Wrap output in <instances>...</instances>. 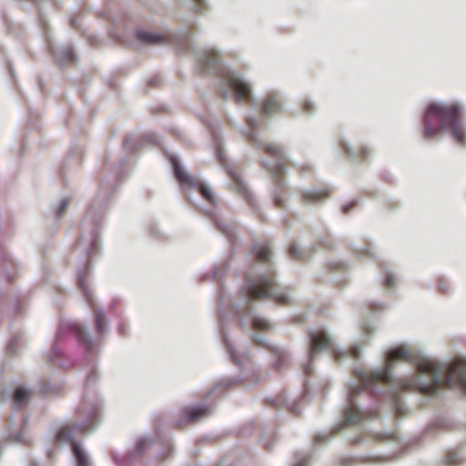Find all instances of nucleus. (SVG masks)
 Returning a JSON list of instances; mask_svg holds the SVG:
<instances>
[{
	"instance_id": "obj_1",
	"label": "nucleus",
	"mask_w": 466,
	"mask_h": 466,
	"mask_svg": "<svg viewBox=\"0 0 466 466\" xmlns=\"http://www.w3.org/2000/svg\"><path fill=\"white\" fill-rule=\"evenodd\" d=\"M419 376L398 380L394 384L404 391H419L427 395L435 394L445 385H460L466 390V360H455L444 370L438 362L423 359L417 364Z\"/></svg>"
},
{
	"instance_id": "obj_2",
	"label": "nucleus",
	"mask_w": 466,
	"mask_h": 466,
	"mask_svg": "<svg viewBox=\"0 0 466 466\" xmlns=\"http://www.w3.org/2000/svg\"><path fill=\"white\" fill-rule=\"evenodd\" d=\"M410 353L408 350L399 347L390 350L386 358V366L381 370H355L360 385L352 388L349 396L348 407L344 410L343 425H359L364 420L376 416L377 411H361L355 403V397L363 391H372L378 384H391L390 370L398 361H409Z\"/></svg>"
},
{
	"instance_id": "obj_3",
	"label": "nucleus",
	"mask_w": 466,
	"mask_h": 466,
	"mask_svg": "<svg viewBox=\"0 0 466 466\" xmlns=\"http://www.w3.org/2000/svg\"><path fill=\"white\" fill-rule=\"evenodd\" d=\"M462 108L455 102L431 103L423 116V137L431 139L450 128L454 139L463 145L466 135L461 124Z\"/></svg>"
},
{
	"instance_id": "obj_4",
	"label": "nucleus",
	"mask_w": 466,
	"mask_h": 466,
	"mask_svg": "<svg viewBox=\"0 0 466 466\" xmlns=\"http://www.w3.org/2000/svg\"><path fill=\"white\" fill-rule=\"evenodd\" d=\"M248 127L252 129L248 135V140L254 147L261 149L267 155L275 157L277 163L270 166L268 162H263L264 167L270 173L275 185L274 202L276 207L282 208L284 206V199L282 194L285 192L284 176L286 174V165L284 149L277 144L268 142H258L253 134L257 127L256 121L248 118L247 121Z\"/></svg>"
},
{
	"instance_id": "obj_5",
	"label": "nucleus",
	"mask_w": 466,
	"mask_h": 466,
	"mask_svg": "<svg viewBox=\"0 0 466 466\" xmlns=\"http://www.w3.org/2000/svg\"><path fill=\"white\" fill-rule=\"evenodd\" d=\"M245 289L251 300L272 299L279 306H287L290 301L288 289L279 287L273 274L262 275L254 281L247 282Z\"/></svg>"
},
{
	"instance_id": "obj_6",
	"label": "nucleus",
	"mask_w": 466,
	"mask_h": 466,
	"mask_svg": "<svg viewBox=\"0 0 466 466\" xmlns=\"http://www.w3.org/2000/svg\"><path fill=\"white\" fill-rule=\"evenodd\" d=\"M310 348L309 357L313 358L314 354L324 350H332L333 356L336 360H339L343 357H351L357 359L360 356V349L357 346H352L348 351H338L332 348L330 338L323 330L311 331L309 333Z\"/></svg>"
},
{
	"instance_id": "obj_7",
	"label": "nucleus",
	"mask_w": 466,
	"mask_h": 466,
	"mask_svg": "<svg viewBox=\"0 0 466 466\" xmlns=\"http://www.w3.org/2000/svg\"><path fill=\"white\" fill-rule=\"evenodd\" d=\"M78 430L82 432L85 431L84 429L79 428L77 425L66 424L58 430L56 435V440L59 443L71 442L77 466H89L86 455L81 450L79 444L73 441L74 434Z\"/></svg>"
},
{
	"instance_id": "obj_8",
	"label": "nucleus",
	"mask_w": 466,
	"mask_h": 466,
	"mask_svg": "<svg viewBox=\"0 0 466 466\" xmlns=\"http://www.w3.org/2000/svg\"><path fill=\"white\" fill-rule=\"evenodd\" d=\"M224 83L233 92L235 101L238 104L245 103L251 105L253 103L251 87L248 83L233 74L228 75L224 79Z\"/></svg>"
},
{
	"instance_id": "obj_9",
	"label": "nucleus",
	"mask_w": 466,
	"mask_h": 466,
	"mask_svg": "<svg viewBox=\"0 0 466 466\" xmlns=\"http://www.w3.org/2000/svg\"><path fill=\"white\" fill-rule=\"evenodd\" d=\"M331 190L323 187L312 190H305L301 193V199L305 204H314L323 201L329 197Z\"/></svg>"
},
{
	"instance_id": "obj_10",
	"label": "nucleus",
	"mask_w": 466,
	"mask_h": 466,
	"mask_svg": "<svg viewBox=\"0 0 466 466\" xmlns=\"http://www.w3.org/2000/svg\"><path fill=\"white\" fill-rule=\"evenodd\" d=\"M282 104L279 96L275 94H268L262 104L261 113L266 116H271L279 113L281 110Z\"/></svg>"
},
{
	"instance_id": "obj_11",
	"label": "nucleus",
	"mask_w": 466,
	"mask_h": 466,
	"mask_svg": "<svg viewBox=\"0 0 466 466\" xmlns=\"http://www.w3.org/2000/svg\"><path fill=\"white\" fill-rule=\"evenodd\" d=\"M255 260L259 263H267L270 259L271 246L268 241L258 243L252 248Z\"/></svg>"
},
{
	"instance_id": "obj_12",
	"label": "nucleus",
	"mask_w": 466,
	"mask_h": 466,
	"mask_svg": "<svg viewBox=\"0 0 466 466\" xmlns=\"http://www.w3.org/2000/svg\"><path fill=\"white\" fill-rule=\"evenodd\" d=\"M218 160H219V163L222 166H224L225 168L227 169V173L229 176V177L232 179L236 190L239 193H243V194L246 193V188H245L244 184L241 181L240 175L233 167H228L226 165V160L222 157L221 154H218Z\"/></svg>"
},
{
	"instance_id": "obj_13",
	"label": "nucleus",
	"mask_w": 466,
	"mask_h": 466,
	"mask_svg": "<svg viewBox=\"0 0 466 466\" xmlns=\"http://www.w3.org/2000/svg\"><path fill=\"white\" fill-rule=\"evenodd\" d=\"M137 38L146 44L159 45L164 44L167 41V36L162 35L154 34L143 30L137 32Z\"/></svg>"
},
{
	"instance_id": "obj_14",
	"label": "nucleus",
	"mask_w": 466,
	"mask_h": 466,
	"mask_svg": "<svg viewBox=\"0 0 466 466\" xmlns=\"http://www.w3.org/2000/svg\"><path fill=\"white\" fill-rule=\"evenodd\" d=\"M208 414L207 408H186L182 411L183 419H186L187 422H193L199 418Z\"/></svg>"
},
{
	"instance_id": "obj_15",
	"label": "nucleus",
	"mask_w": 466,
	"mask_h": 466,
	"mask_svg": "<svg viewBox=\"0 0 466 466\" xmlns=\"http://www.w3.org/2000/svg\"><path fill=\"white\" fill-rule=\"evenodd\" d=\"M443 461L447 466H459L464 462V459L460 452L456 451H449L445 454Z\"/></svg>"
},
{
	"instance_id": "obj_16",
	"label": "nucleus",
	"mask_w": 466,
	"mask_h": 466,
	"mask_svg": "<svg viewBox=\"0 0 466 466\" xmlns=\"http://www.w3.org/2000/svg\"><path fill=\"white\" fill-rule=\"evenodd\" d=\"M219 65V56L218 54L210 49L206 51L205 57L203 61V66L208 68H217Z\"/></svg>"
},
{
	"instance_id": "obj_17",
	"label": "nucleus",
	"mask_w": 466,
	"mask_h": 466,
	"mask_svg": "<svg viewBox=\"0 0 466 466\" xmlns=\"http://www.w3.org/2000/svg\"><path fill=\"white\" fill-rule=\"evenodd\" d=\"M174 172L177 179L182 185L193 186L192 177L185 170H183L177 163L174 164Z\"/></svg>"
},
{
	"instance_id": "obj_18",
	"label": "nucleus",
	"mask_w": 466,
	"mask_h": 466,
	"mask_svg": "<svg viewBox=\"0 0 466 466\" xmlns=\"http://www.w3.org/2000/svg\"><path fill=\"white\" fill-rule=\"evenodd\" d=\"M30 392L24 388H17L14 394V403L16 407H21L26 404Z\"/></svg>"
},
{
	"instance_id": "obj_19",
	"label": "nucleus",
	"mask_w": 466,
	"mask_h": 466,
	"mask_svg": "<svg viewBox=\"0 0 466 466\" xmlns=\"http://www.w3.org/2000/svg\"><path fill=\"white\" fill-rule=\"evenodd\" d=\"M289 255L291 258L299 260V261H304L309 258V255L300 249L298 246L292 244L289 248Z\"/></svg>"
},
{
	"instance_id": "obj_20",
	"label": "nucleus",
	"mask_w": 466,
	"mask_h": 466,
	"mask_svg": "<svg viewBox=\"0 0 466 466\" xmlns=\"http://www.w3.org/2000/svg\"><path fill=\"white\" fill-rule=\"evenodd\" d=\"M96 328L99 334H102L106 329V318L102 311L94 310Z\"/></svg>"
},
{
	"instance_id": "obj_21",
	"label": "nucleus",
	"mask_w": 466,
	"mask_h": 466,
	"mask_svg": "<svg viewBox=\"0 0 466 466\" xmlns=\"http://www.w3.org/2000/svg\"><path fill=\"white\" fill-rule=\"evenodd\" d=\"M344 151L349 155V156H351V157H356L361 160H364L368 157L369 156V150L367 147H361L359 148V150L357 151L356 155L354 153H352L350 151V149L348 147H344Z\"/></svg>"
},
{
	"instance_id": "obj_22",
	"label": "nucleus",
	"mask_w": 466,
	"mask_h": 466,
	"mask_svg": "<svg viewBox=\"0 0 466 466\" xmlns=\"http://www.w3.org/2000/svg\"><path fill=\"white\" fill-rule=\"evenodd\" d=\"M198 191L199 193L201 194V196L207 200L208 201L209 203L213 204L215 202V198H214V196L210 190V188H208L207 186L203 185V184H199L198 185Z\"/></svg>"
},
{
	"instance_id": "obj_23",
	"label": "nucleus",
	"mask_w": 466,
	"mask_h": 466,
	"mask_svg": "<svg viewBox=\"0 0 466 466\" xmlns=\"http://www.w3.org/2000/svg\"><path fill=\"white\" fill-rule=\"evenodd\" d=\"M253 328L258 330H268L270 328V324L265 319L255 318L253 319Z\"/></svg>"
},
{
	"instance_id": "obj_24",
	"label": "nucleus",
	"mask_w": 466,
	"mask_h": 466,
	"mask_svg": "<svg viewBox=\"0 0 466 466\" xmlns=\"http://www.w3.org/2000/svg\"><path fill=\"white\" fill-rule=\"evenodd\" d=\"M75 330L78 340L81 343L86 344L89 348L91 346V340L86 336V331L82 329L80 327H76Z\"/></svg>"
},
{
	"instance_id": "obj_25",
	"label": "nucleus",
	"mask_w": 466,
	"mask_h": 466,
	"mask_svg": "<svg viewBox=\"0 0 466 466\" xmlns=\"http://www.w3.org/2000/svg\"><path fill=\"white\" fill-rule=\"evenodd\" d=\"M78 286L82 289V291L85 294L87 301L91 305V303H92L91 302V297H90V294L88 292L87 284H86V281L85 278L79 277V279H78Z\"/></svg>"
},
{
	"instance_id": "obj_26",
	"label": "nucleus",
	"mask_w": 466,
	"mask_h": 466,
	"mask_svg": "<svg viewBox=\"0 0 466 466\" xmlns=\"http://www.w3.org/2000/svg\"><path fill=\"white\" fill-rule=\"evenodd\" d=\"M275 354H276V357L278 358V360L275 363V365H276V368L279 369L285 362L287 356H286L285 352L279 350H276Z\"/></svg>"
},
{
	"instance_id": "obj_27",
	"label": "nucleus",
	"mask_w": 466,
	"mask_h": 466,
	"mask_svg": "<svg viewBox=\"0 0 466 466\" xmlns=\"http://www.w3.org/2000/svg\"><path fill=\"white\" fill-rule=\"evenodd\" d=\"M68 205H69V199L65 198L62 200V202L60 203V205L57 208V211H56V215L58 218H60L64 214V212L66 210Z\"/></svg>"
},
{
	"instance_id": "obj_28",
	"label": "nucleus",
	"mask_w": 466,
	"mask_h": 466,
	"mask_svg": "<svg viewBox=\"0 0 466 466\" xmlns=\"http://www.w3.org/2000/svg\"><path fill=\"white\" fill-rule=\"evenodd\" d=\"M356 206H357V202L356 201H351L349 204H346V205H344L342 207V212L344 214H348L350 212V210H351Z\"/></svg>"
},
{
	"instance_id": "obj_29",
	"label": "nucleus",
	"mask_w": 466,
	"mask_h": 466,
	"mask_svg": "<svg viewBox=\"0 0 466 466\" xmlns=\"http://www.w3.org/2000/svg\"><path fill=\"white\" fill-rule=\"evenodd\" d=\"M393 285H394V279H393V277H392V276H390V275H389V276H387V277H386V279H385V286H386L387 288H391V287H393Z\"/></svg>"
},
{
	"instance_id": "obj_30",
	"label": "nucleus",
	"mask_w": 466,
	"mask_h": 466,
	"mask_svg": "<svg viewBox=\"0 0 466 466\" xmlns=\"http://www.w3.org/2000/svg\"><path fill=\"white\" fill-rule=\"evenodd\" d=\"M328 439V436L325 434H319L315 437L316 442H321Z\"/></svg>"
},
{
	"instance_id": "obj_31",
	"label": "nucleus",
	"mask_w": 466,
	"mask_h": 466,
	"mask_svg": "<svg viewBox=\"0 0 466 466\" xmlns=\"http://www.w3.org/2000/svg\"><path fill=\"white\" fill-rule=\"evenodd\" d=\"M159 79L157 77H154L150 79L149 85L150 86H157L158 84Z\"/></svg>"
},
{
	"instance_id": "obj_32",
	"label": "nucleus",
	"mask_w": 466,
	"mask_h": 466,
	"mask_svg": "<svg viewBox=\"0 0 466 466\" xmlns=\"http://www.w3.org/2000/svg\"><path fill=\"white\" fill-rule=\"evenodd\" d=\"M310 167L309 166L299 167V172L302 173L303 171H309Z\"/></svg>"
},
{
	"instance_id": "obj_33",
	"label": "nucleus",
	"mask_w": 466,
	"mask_h": 466,
	"mask_svg": "<svg viewBox=\"0 0 466 466\" xmlns=\"http://www.w3.org/2000/svg\"><path fill=\"white\" fill-rule=\"evenodd\" d=\"M231 354V358H232V360L235 362V363H238V360H237L236 356H235V353L234 352H230Z\"/></svg>"
},
{
	"instance_id": "obj_34",
	"label": "nucleus",
	"mask_w": 466,
	"mask_h": 466,
	"mask_svg": "<svg viewBox=\"0 0 466 466\" xmlns=\"http://www.w3.org/2000/svg\"><path fill=\"white\" fill-rule=\"evenodd\" d=\"M339 431V429H338L336 431H334V432L332 433V435L337 434V432H338Z\"/></svg>"
},
{
	"instance_id": "obj_35",
	"label": "nucleus",
	"mask_w": 466,
	"mask_h": 466,
	"mask_svg": "<svg viewBox=\"0 0 466 466\" xmlns=\"http://www.w3.org/2000/svg\"><path fill=\"white\" fill-rule=\"evenodd\" d=\"M398 414H399V415H401V414H400V408H398Z\"/></svg>"
},
{
	"instance_id": "obj_36",
	"label": "nucleus",
	"mask_w": 466,
	"mask_h": 466,
	"mask_svg": "<svg viewBox=\"0 0 466 466\" xmlns=\"http://www.w3.org/2000/svg\"><path fill=\"white\" fill-rule=\"evenodd\" d=\"M297 466H303L301 463L298 464Z\"/></svg>"
}]
</instances>
